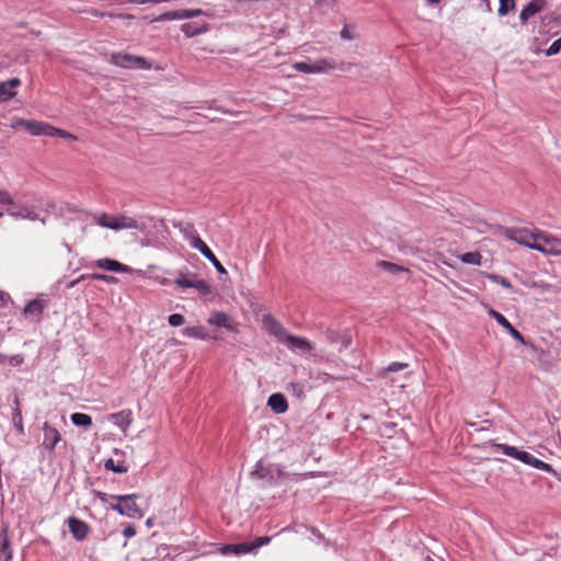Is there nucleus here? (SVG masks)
I'll return each instance as SVG.
<instances>
[{
    "label": "nucleus",
    "mask_w": 561,
    "mask_h": 561,
    "mask_svg": "<svg viewBox=\"0 0 561 561\" xmlns=\"http://www.w3.org/2000/svg\"><path fill=\"white\" fill-rule=\"evenodd\" d=\"M111 499L115 500L116 503H111L108 507L119 515L129 518H141L144 516L141 508L136 503L139 499L138 494L111 495Z\"/></svg>",
    "instance_id": "nucleus-1"
},
{
    "label": "nucleus",
    "mask_w": 561,
    "mask_h": 561,
    "mask_svg": "<svg viewBox=\"0 0 561 561\" xmlns=\"http://www.w3.org/2000/svg\"><path fill=\"white\" fill-rule=\"evenodd\" d=\"M504 237L508 240H512L520 245L534 250V244H536L537 240L540 238V230L534 229L530 230L528 228H516L510 227L504 231Z\"/></svg>",
    "instance_id": "nucleus-2"
},
{
    "label": "nucleus",
    "mask_w": 561,
    "mask_h": 561,
    "mask_svg": "<svg viewBox=\"0 0 561 561\" xmlns=\"http://www.w3.org/2000/svg\"><path fill=\"white\" fill-rule=\"evenodd\" d=\"M110 62L126 69H150L151 64L144 57L128 53H113Z\"/></svg>",
    "instance_id": "nucleus-3"
},
{
    "label": "nucleus",
    "mask_w": 561,
    "mask_h": 561,
    "mask_svg": "<svg viewBox=\"0 0 561 561\" xmlns=\"http://www.w3.org/2000/svg\"><path fill=\"white\" fill-rule=\"evenodd\" d=\"M284 471L276 465H264L263 460H259L254 470L251 472L252 478L266 481L268 485L277 484L283 477Z\"/></svg>",
    "instance_id": "nucleus-4"
},
{
    "label": "nucleus",
    "mask_w": 561,
    "mask_h": 561,
    "mask_svg": "<svg viewBox=\"0 0 561 561\" xmlns=\"http://www.w3.org/2000/svg\"><path fill=\"white\" fill-rule=\"evenodd\" d=\"M533 247L534 250L545 254L561 255V240L551 237L541 230L540 238Z\"/></svg>",
    "instance_id": "nucleus-5"
},
{
    "label": "nucleus",
    "mask_w": 561,
    "mask_h": 561,
    "mask_svg": "<svg viewBox=\"0 0 561 561\" xmlns=\"http://www.w3.org/2000/svg\"><path fill=\"white\" fill-rule=\"evenodd\" d=\"M16 126L23 127L28 134L33 136H49L55 127L48 123L35 121V119H19Z\"/></svg>",
    "instance_id": "nucleus-6"
},
{
    "label": "nucleus",
    "mask_w": 561,
    "mask_h": 561,
    "mask_svg": "<svg viewBox=\"0 0 561 561\" xmlns=\"http://www.w3.org/2000/svg\"><path fill=\"white\" fill-rule=\"evenodd\" d=\"M489 316L491 318H493L503 329H505L510 335L515 339L516 341H518L519 343H522L523 345L527 346V345H530V346H534L529 341H527L523 334L516 330L512 324L511 322L499 311L494 310V309H490L489 310Z\"/></svg>",
    "instance_id": "nucleus-7"
},
{
    "label": "nucleus",
    "mask_w": 561,
    "mask_h": 561,
    "mask_svg": "<svg viewBox=\"0 0 561 561\" xmlns=\"http://www.w3.org/2000/svg\"><path fill=\"white\" fill-rule=\"evenodd\" d=\"M48 304H49L48 295L39 294V295H37V297L35 299L28 301L25 305L23 312H24V314L32 316L37 321H39L42 319L43 312H44L45 308L48 306Z\"/></svg>",
    "instance_id": "nucleus-8"
},
{
    "label": "nucleus",
    "mask_w": 561,
    "mask_h": 561,
    "mask_svg": "<svg viewBox=\"0 0 561 561\" xmlns=\"http://www.w3.org/2000/svg\"><path fill=\"white\" fill-rule=\"evenodd\" d=\"M111 226L112 230H121V229H135L139 231H144L146 228V225L144 222H139L133 217H129L127 215H116L112 216L111 219Z\"/></svg>",
    "instance_id": "nucleus-9"
},
{
    "label": "nucleus",
    "mask_w": 561,
    "mask_h": 561,
    "mask_svg": "<svg viewBox=\"0 0 561 561\" xmlns=\"http://www.w3.org/2000/svg\"><path fill=\"white\" fill-rule=\"evenodd\" d=\"M207 322L209 325L224 328L230 332H238V323L224 311H214Z\"/></svg>",
    "instance_id": "nucleus-10"
},
{
    "label": "nucleus",
    "mask_w": 561,
    "mask_h": 561,
    "mask_svg": "<svg viewBox=\"0 0 561 561\" xmlns=\"http://www.w3.org/2000/svg\"><path fill=\"white\" fill-rule=\"evenodd\" d=\"M193 248L198 250L214 265L219 274H227V270L201 238L193 240Z\"/></svg>",
    "instance_id": "nucleus-11"
},
{
    "label": "nucleus",
    "mask_w": 561,
    "mask_h": 561,
    "mask_svg": "<svg viewBox=\"0 0 561 561\" xmlns=\"http://www.w3.org/2000/svg\"><path fill=\"white\" fill-rule=\"evenodd\" d=\"M517 460L522 461L525 465L531 466L538 470H542L546 472H550L554 476H557V471L552 468L550 463H547L538 458H536L534 455L526 450H520L519 455L516 458Z\"/></svg>",
    "instance_id": "nucleus-12"
},
{
    "label": "nucleus",
    "mask_w": 561,
    "mask_h": 561,
    "mask_svg": "<svg viewBox=\"0 0 561 561\" xmlns=\"http://www.w3.org/2000/svg\"><path fill=\"white\" fill-rule=\"evenodd\" d=\"M95 267L110 271V272H116V273H133V268L128 265H125L116 260L104 257L99 259L94 263Z\"/></svg>",
    "instance_id": "nucleus-13"
},
{
    "label": "nucleus",
    "mask_w": 561,
    "mask_h": 561,
    "mask_svg": "<svg viewBox=\"0 0 561 561\" xmlns=\"http://www.w3.org/2000/svg\"><path fill=\"white\" fill-rule=\"evenodd\" d=\"M67 524L75 539L82 541L87 538L90 527L85 522L72 516L67 519Z\"/></svg>",
    "instance_id": "nucleus-14"
},
{
    "label": "nucleus",
    "mask_w": 561,
    "mask_h": 561,
    "mask_svg": "<svg viewBox=\"0 0 561 561\" xmlns=\"http://www.w3.org/2000/svg\"><path fill=\"white\" fill-rule=\"evenodd\" d=\"M327 341L331 344H340L339 351L346 350L352 344V336L347 332H340L328 329L325 331Z\"/></svg>",
    "instance_id": "nucleus-15"
},
{
    "label": "nucleus",
    "mask_w": 561,
    "mask_h": 561,
    "mask_svg": "<svg viewBox=\"0 0 561 561\" xmlns=\"http://www.w3.org/2000/svg\"><path fill=\"white\" fill-rule=\"evenodd\" d=\"M263 324L280 342H284L288 335V331L271 314L264 316Z\"/></svg>",
    "instance_id": "nucleus-16"
},
{
    "label": "nucleus",
    "mask_w": 561,
    "mask_h": 561,
    "mask_svg": "<svg viewBox=\"0 0 561 561\" xmlns=\"http://www.w3.org/2000/svg\"><path fill=\"white\" fill-rule=\"evenodd\" d=\"M43 431H44L43 446L46 449L51 451V450H54L56 445L59 443V440L61 438L60 434H59L58 430L56 427L51 426L48 422L44 423Z\"/></svg>",
    "instance_id": "nucleus-17"
},
{
    "label": "nucleus",
    "mask_w": 561,
    "mask_h": 561,
    "mask_svg": "<svg viewBox=\"0 0 561 561\" xmlns=\"http://www.w3.org/2000/svg\"><path fill=\"white\" fill-rule=\"evenodd\" d=\"M547 5L546 0H531L528 2L519 13V20L525 23L529 20V18L534 16L536 13L542 11Z\"/></svg>",
    "instance_id": "nucleus-18"
},
{
    "label": "nucleus",
    "mask_w": 561,
    "mask_h": 561,
    "mask_svg": "<svg viewBox=\"0 0 561 561\" xmlns=\"http://www.w3.org/2000/svg\"><path fill=\"white\" fill-rule=\"evenodd\" d=\"M283 343H285L288 348L294 351L298 350L301 353L310 352L313 348L311 343L306 337L291 335L289 333Z\"/></svg>",
    "instance_id": "nucleus-19"
},
{
    "label": "nucleus",
    "mask_w": 561,
    "mask_h": 561,
    "mask_svg": "<svg viewBox=\"0 0 561 561\" xmlns=\"http://www.w3.org/2000/svg\"><path fill=\"white\" fill-rule=\"evenodd\" d=\"M210 30V25L203 21V22H187L182 24L181 31L184 33V35L187 38L194 37L196 35L204 34Z\"/></svg>",
    "instance_id": "nucleus-20"
},
{
    "label": "nucleus",
    "mask_w": 561,
    "mask_h": 561,
    "mask_svg": "<svg viewBox=\"0 0 561 561\" xmlns=\"http://www.w3.org/2000/svg\"><path fill=\"white\" fill-rule=\"evenodd\" d=\"M108 420H111L123 432H126L133 422V412L129 409L122 410L117 413L110 414Z\"/></svg>",
    "instance_id": "nucleus-21"
},
{
    "label": "nucleus",
    "mask_w": 561,
    "mask_h": 561,
    "mask_svg": "<svg viewBox=\"0 0 561 561\" xmlns=\"http://www.w3.org/2000/svg\"><path fill=\"white\" fill-rule=\"evenodd\" d=\"M7 213L14 218H23L30 220L39 219L38 215L26 205H18L14 203V206L9 207Z\"/></svg>",
    "instance_id": "nucleus-22"
},
{
    "label": "nucleus",
    "mask_w": 561,
    "mask_h": 561,
    "mask_svg": "<svg viewBox=\"0 0 561 561\" xmlns=\"http://www.w3.org/2000/svg\"><path fill=\"white\" fill-rule=\"evenodd\" d=\"M267 405L277 414L285 413L288 410V403L283 393H273L268 397Z\"/></svg>",
    "instance_id": "nucleus-23"
},
{
    "label": "nucleus",
    "mask_w": 561,
    "mask_h": 561,
    "mask_svg": "<svg viewBox=\"0 0 561 561\" xmlns=\"http://www.w3.org/2000/svg\"><path fill=\"white\" fill-rule=\"evenodd\" d=\"M174 228L180 230V232L184 236L186 240L190 241V244L193 248V240L199 238L194 225L191 222L180 221L174 224Z\"/></svg>",
    "instance_id": "nucleus-24"
},
{
    "label": "nucleus",
    "mask_w": 561,
    "mask_h": 561,
    "mask_svg": "<svg viewBox=\"0 0 561 561\" xmlns=\"http://www.w3.org/2000/svg\"><path fill=\"white\" fill-rule=\"evenodd\" d=\"M2 540L0 541V554L3 558V561H10L12 559V549L10 545V540L7 535V529L2 530Z\"/></svg>",
    "instance_id": "nucleus-25"
},
{
    "label": "nucleus",
    "mask_w": 561,
    "mask_h": 561,
    "mask_svg": "<svg viewBox=\"0 0 561 561\" xmlns=\"http://www.w3.org/2000/svg\"><path fill=\"white\" fill-rule=\"evenodd\" d=\"M182 333L186 336L196 337L199 340H207L208 334L205 332V329L202 325L187 327Z\"/></svg>",
    "instance_id": "nucleus-26"
},
{
    "label": "nucleus",
    "mask_w": 561,
    "mask_h": 561,
    "mask_svg": "<svg viewBox=\"0 0 561 561\" xmlns=\"http://www.w3.org/2000/svg\"><path fill=\"white\" fill-rule=\"evenodd\" d=\"M70 419L77 426L90 427L92 425V417L85 413L76 412L71 414Z\"/></svg>",
    "instance_id": "nucleus-27"
},
{
    "label": "nucleus",
    "mask_w": 561,
    "mask_h": 561,
    "mask_svg": "<svg viewBox=\"0 0 561 561\" xmlns=\"http://www.w3.org/2000/svg\"><path fill=\"white\" fill-rule=\"evenodd\" d=\"M104 468L107 471H113L115 473H125L128 471V467L123 461L115 462L112 458L105 460Z\"/></svg>",
    "instance_id": "nucleus-28"
},
{
    "label": "nucleus",
    "mask_w": 561,
    "mask_h": 561,
    "mask_svg": "<svg viewBox=\"0 0 561 561\" xmlns=\"http://www.w3.org/2000/svg\"><path fill=\"white\" fill-rule=\"evenodd\" d=\"M377 266L380 267L381 270L390 273V274H398V273H401V272H409L408 268L401 266V265H398L396 263H392V262H389V261H379L377 263Z\"/></svg>",
    "instance_id": "nucleus-29"
},
{
    "label": "nucleus",
    "mask_w": 561,
    "mask_h": 561,
    "mask_svg": "<svg viewBox=\"0 0 561 561\" xmlns=\"http://www.w3.org/2000/svg\"><path fill=\"white\" fill-rule=\"evenodd\" d=\"M171 20H183L182 9L164 12V13L156 16L154 19H152V22H162V21H171Z\"/></svg>",
    "instance_id": "nucleus-30"
},
{
    "label": "nucleus",
    "mask_w": 561,
    "mask_h": 561,
    "mask_svg": "<svg viewBox=\"0 0 561 561\" xmlns=\"http://www.w3.org/2000/svg\"><path fill=\"white\" fill-rule=\"evenodd\" d=\"M482 275L484 277L491 279L492 282H494L496 284H500L504 288H507V289H512L513 288L512 283L506 277H504V276H501V275H497V274L488 273V272H482Z\"/></svg>",
    "instance_id": "nucleus-31"
},
{
    "label": "nucleus",
    "mask_w": 561,
    "mask_h": 561,
    "mask_svg": "<svg viewBox=\"0 0 561 561\" xmlns=\"http://www.w3.org/2000/svg\"><path fill=\"white\" fill-rule=\"evenodd\" d=\"M460 260L465 264L480 265L482 255L479 252H466L460 256Z\"/></svg>",
    "instance_id": "nucleus-32"
},
{
    "label": "nucleus",
    "mask_w": 561,
    "mask_h": 561,
    "mask_svg": "<svg viewBox=\"0 0 561 561\" xmlns=\"http://www.w3.org/2000/svg\"><path fill=\"white\" fill-rule=\"evenodd\" d=\"M494 446L496 450H501L505 456L512 457L514 459H516L520 453V449L515 446H510L506 444H495Z\"/></svg>",
    "instance_id": "nucleus-33"
},
{
    "label": "nucleus",
    "mask_w": 561,
    "mask_h": 561,
    "mask_svg": "<svg viewBox=\"0 0 561 561\" xmlns=\"http://www.w3.org/2000/svg\"><path fill=\"white\" fill-rule=\"evenodd\" d=\"M193 288L197 289L203 296H209L213 294L211 286L204 279L194 280Z\"/></svg>",
    "instance_id": "nucleus-34"
},
{
    "label": "nucleus",
    "mask_w": 561,
    "mask_h": 561,
    "mask_svg": "<svg viewBox=\"0 0 561 561\" xmlns=\"http://www.w3.org/2000/svg\"><path fill=\"white\" fill-rule=\"evenodd\" d=\"M515 9V0H500L499 15L504 16Z\"/></svg>",
    "instance_id": "nucleus-35"
},
{
    "label": "nucleus",
    "mask_w": 561,
    "mask_h": 561,
    "mask_svg": "<svg viewBox=\"0 0 561 561\" xmlns=\"http://www.w3.org/2000/svg\"><path fill=\"white\" fill-rule=\"evenodd\" d=\"M15 92L9 89L7 81L0 82V102H5L15 96Z\"/></svg>",
    "instance_id": "nucleus-36"
},
{
    "label": "nucleus",
    "mask_w": 561,
    "mask_h": 561,
    "mask_svg": "<svg viewBox=\"0 0 561 561\" xmlns=\"http://www.w3.org/2000/svg\"><path fill=\"white\" fill-rule=\"evenodd\" d=\"M12 420H13L14 427H15L16 432L19 434H23L24 427H23L22 412L19 408L14 409Z\"/></svg>",
    "instance_id": "nucleus-37"
},
{
    "label": "nucleus",
    "mask_w": 561,
    "mask_h": 561,
    "mask_svg": "<svg viewBox=\"0 0 561 561\" xmlns=\"http://www.w3.org/2000/svg\"><path fill=\"white\" fill-rule=\"evenodd\" d=\"M88 277L90 279L102 280L107 284H116L118 282V279L115 276L107 275V274H101V273L88 274Z\"/></svg>",
    "instance_id": "nucleus-38"
},
{
    "label": "nucleus",
    "mask_w": 561,
    "mask_h": 561,
    "mask_svg": "<svg viewBox=\"0 0 561 561\" xmlns=\"http://www.w3.org/2000/svg\"><path fill=\"white\" fill-rule=\"evenodd\" d=\"M234 547L237 548V556L255 551L252 541L234 543Z\"/></svg>",
    "instance_id": "nucleus-39"
},
{
    "label": "nucleus",
    "mask_w": 561,
    "mask_h": 561,
    "mask_svg": "<svg viewBox=\"0 0 561 561\" xmlns=\"http://www.w3.org/2000/svg\"><path fill=\"white\" fill-rule=\"evenodd\" d=\"M312 66V73H316V72H323V71H327L328 69H333L334 67L331 66L329 64V61H327L325 59H320V60H317L314 64L311 65Z\"/></svg>",
    "instance_id": "nucleus-40"
},
{
    "label": "nucleus",
    "mask_w": 561,
    "mask_h": 561,
    "mask_svg": "<svg viewBox=\"0 0 561 561\" xmlns=\"http://www.w3.org/2000/svg\"><path fill=\"white\" fill-rule=\"evenodd\" d=\"M174 283L183 288H193L194 285V280L188 279L182 272L179 273L178 277L174 279Z\"/></svg>",
    "instance_id": "nucleus-41"
},
{
    "label": "nucleus",
    "mask_w": 561,
    "mask_h": 561,
    "mask_svg": "<svg viewBox=\"0 0 561 561\" xmlns=\"http://www.w3.org/2000/svg\"><path fill=\"white\" fill-rule=\"evenodd\" d=\"M49 137H59V138L71 140V141L77 139V137L75 135H72L64 129L57 128V127H55V130L50 131Z\"/></svg>",
    "instance_id": "nucleus-42"
},
{
    "label": "nucleus",
    "mask_w": 561,
    "mask_h": 561,
    "mask_svg": "<svg viewBox=\"0 0 561 561\" xmlns=\"http://www.w3.org/2000/svg\"><path fill=\"white\" fill-rule=\"evenodd\" d=\"M168 322L171 327H180L185 322V318L180 313H172L169 316Z\"/></svg>",
    "instance_id": "nucleus-43"
},
{
    "label": "nucleus",
    "mask_w": 561,
    "mask_h": 561,
    "mask_svg": "<svg viewBox=\"0 0 561 561\" xmlns=\"http://www.w3.org/2000/svg\"><path fill=\"white\" fill-rule=\"evenodd\" d=\"M561 50V37L556 39L549 48L546 50V56H553L559 54Z\"/></svg>",
    "instance_id": "nucleus-44"
},
{
    "label": "nucleus",
    "mask_w": 561,
    "mask_h": 561,
    "mask_svg": "<svg viewBox=\"0 0 561 561\" xmlns=\"http://www.w3.org/2000/svg\"><path fill=\"white\" fill-rule=\"evenodd\" d=\"M202 14H204L202 9H182L183 19H192Z\"/></svg>",
    "instance_id": "nucleus-45"
},
{
    "label": "nucleus",
    "mask_w": 561,
    "mask_h": 561,
    "mask_svg": "<svg viewBox=\"0 0 561 561\" xmlns=\"http://www.w3.org/2000/svg\"><path fill=\"white\" fill-rule=\"evenodd\" d=\"M541 23L546 26H550L551 24H560L561 23V15H546L541 19Z\"/></svg>",
    "instance_id": "nucleus-46"
},
{
    "label": "nucleus",
    "mask_w": 561,
    "mask_h": 561,
    "mask_svg": "<svg viewBox=\"0 0 561 561\" xmlns=\"http://www.w3.org/2000/svg\"><path fill=\"white\" fill-rule=\"evenodd\" d=\"M294 69H296L297 71L299 72H302V73H312V66L310 64H307V62H304V61H300V62H296L294 64Z\"/></svg>",
    "instance_id": "nucleus-47"
},
{
    "label": "nucleus",
    "mask_w": 561,
    "mask_h": 561,
    "mask_svg": "<svg viewBox=\"0 0 561 561\" xmlns=\"http://www.w3.org/2000/svg\"><path fill=\"white\" fill-rule=\"evenodd\" d=\"M111 219H112V216L103 213L98 219H96V222L101 226V227H104V228H108V229H112V226H111Z\"/></svg>",
    "instance_id": "nucleus-48"
},
{
    "label": "nucleus",
    "mask_w": 561,
    "mask_h": 561,
    "mask_svg": "<svg viewBox=\"0 0 561 561\" xmlns=\"http://www.w3.org/2000/svg\"><path fill=\"white\" fill-rule=\"evenodd\" d=\"M0 204L8 205L9 207L14 206V201L9 192L0 191Z\"/></svg>",
    "instance_id": "nucleus-49"
},
{
    "label": "nucleus",
    "mask_w": 561,
    "mask_h": 561,
    "mask_svg": "<svg viewBox=\"0 0 561 561\" xmlns=\"http://www.w3.org/2000/svg\"><path fill=\"white\" fill-rule=\"evenodd\" d=\"M288 390H291L294 394L297 397H301L304 394V387L298 382H290L287 387Z\"/></svg>",
    "instance_id": "nucleus-50"
},
{
    "label": "nucleus",
    "mask_w": 561,
    "mask_h": 561,
    "mask_svg": "<svg viewBox=\"0 0 561 561\" xmlns=\"http://www.w3.org/2000/svg\"><path fill=\"white\" fill-rule=\"evenodd\" d=\"M271 541V537L268 536H262L256 537L252 542L255 550H257L260 547L267 545Z\"/></svg>",
    "instance_id": "nucleus-51"
},
{
    "label": "nucleus",
    "mask_w": 561,
    "mask_h": 561,
    "mask_svg": "<svg viewBox=\"0 0 561 561\" xmlns=\"http://www.w3.org/2000/svg\"><path fill=\"white\" fill-rule=\"evenodd\" d=\"M7 359L9 360L10 365L16 367L23 364L24 356L22 354H16L8 357Z\"/></svg>",
    "instance_id": "nucleus-52"
},
{
    "label": "nucleus",
    "mask_w": 561,
    "mask_h": 561,
    "mask_svg": "<svg viewBox=\"0 0 561 561\" xmlns=\"http://www.w3.org/2000/svg\"><path fill=\"white\" fill-rule=\"evenodd\" d=\"M405 367H408V364H403V363H391V364L386 368V373H394V371H399V370L404 369Z\"/></svg>",
    "instance_id": "nucleus-53"
},
{
    "label": "nucleus",
    "mask_w": 561,
    "mask_h": 561,
    "mask_svg": "<svg viewBox=\"0 0 561 561\" xmlns=\"http://www.w3.org/2000/svg\"><path fill=\"white\" fill-rule=\"evenodd\" d=\"M105 16L112 18V19H134V15L129 14V13L105 12Z\"/></svg>",
    "instance_id": "nucleus-54"
},
{
    "label": "nucleus",
    "mask_w": 561,
    "mask_h": 561,
    "mask_svg": "<svg viewBox=\"0 0 561 561\" xmlns=\"http://www.w3.org/2000/svg\"><path fill=\"white\" fill-rule=\"evenodd\" d=\"M557 553V550L554 548L550 549V551L542 554V557L538 561H552Z\"/></svg>",
    "instance_id": "nucleus-55"
},
{
    "label": "nucleus",
    "mask_w": 561,
    "mask_h": 561,
    "mask_svg": "<svg viewBox=\"0 0 561 561\" xmlns=\"http://www.w3.org/2000/svg\"><path fill=\"white\" fill-rule=\"evenodd\" d=\"M221 552L224 554H230V553L237 554V548L234 547V543L225 545L221 548Z\"/></svg>",
    "instance_id": "nucleus-56"
},
{
    "label": "nucleus",
    "mask_w": 561,
    "mask_h": 561,
    "mask_svg": "<svg viewBox=\"0 0 561 561\" xmlns=\"http://www.w3.org/2000/svg\"><path fill=\"white\" fill-rule=\"evenodd\" d=\"M123 535L126 537V538H131L136 535V529L133 525H127L124 530H123Z\"/></svg>",
    "instance_id": "nucleus-57"
},
{
    "label": "nucleus",
    "mask_w": 561,
    "mask_h": 561,
    "mask_svg": "<svg viewBox=\"0 0 561 561\" xmlns=\"http://www.w3.org/2000/svg\"><path fill=\"white\" fill-rule=\"evenodd\" d=\"M88 278H89L88 274L81 275L78 278L68 283L67 288H73V287L78 286L82 280L88 279Z\"/></svg>",
    "instance_id": "nucleus-58"
},
{
    "label": "nucleus",
    "mask_w": 561,
    "mask_h": 561,
    "mask_svg": "<svg viewBox=\"0 0 561 561\" xmlns=\"http://www.w3.org/2000/svg\"><path fill=\"white\" fill-rule=\"evenodd\" d=\"M21 84V80L16 77L7 80V85L13 91L14 88Z\"/></svg>",
    "instance_id": "nucleus-59"
},
{
    "label": "nucleus",
    "mask_w": 561,
    "mask_h": 561,
    "mask_svg": "<svg viewBox=\"0 0 561 561\" xmlns=\"http://www.w3.org/2000/svg\"><path fill=\"white\" fill-rule=\"evenodd\" d=\"M95 495L103 503H107L108 499H111V495L101 491H95Z\"/></svg>",
    "instance_id": "nucleus-60"
},
{
    "label": "nucleus",
    "mask_w": 561,
    "mask_h": 561,
    "mask_svg": "<svg viewBox=\"0 0 561 561\" xmlns=\"http://www.w3.org/2000/svg\"><path fill=\"white\" fill-rule=\"evenodd\" d=\"M128 3L146 4V3H160V0H128Z\"/></svg>",
    "instance_id": "nucleus-61"
},
{
    "label": "nucleus",
    "mask_w": 561,
    "mask_h": 561,
    "mask_svg": "<svg viewBox=\"0 0 561 561\" xmlns=\"http://www.w3.org/2000/svg\"><path fill=\"white\" fill-rule=\"evenodd\" d=\"M341 37L344 38V39H353V36H352L351 32L348 31V28L346 26H344L342 28Z\"/></svg>",
    "instance_id": "nucleus-62"
},
{
    "label": "nucleus",
    "mask_w": 561,
    "mask_h": 561,
    "mask_svg": "<svg viewBox=\"0 0 561 561\" xmlns=\"http://www.w3.org/2000/svg\"><path fill=\"white\" fill-rule=\"evenodd\" d=\"M90 14L93 15V16H96V18H105V12H101L96 9H92L90 11Z\"/></svg>",
    "instance_id": "nucleus-63"
},
{
    "label": "nucleus",
    "mask_w": 561,
    "mask_h": 561,
    "mask_svg": "<svg viewBox=\"0 0 561 561\" xmlns=\"http://www.w3.org/2000/svg\"><path fill=\"white\" fill-rule=\"evenodd\" d=\"M5 305H7L5 294L0 291V306H5Z\"/></svg>",
    "instance_id": "nucleus-64"
}]
</instances>
